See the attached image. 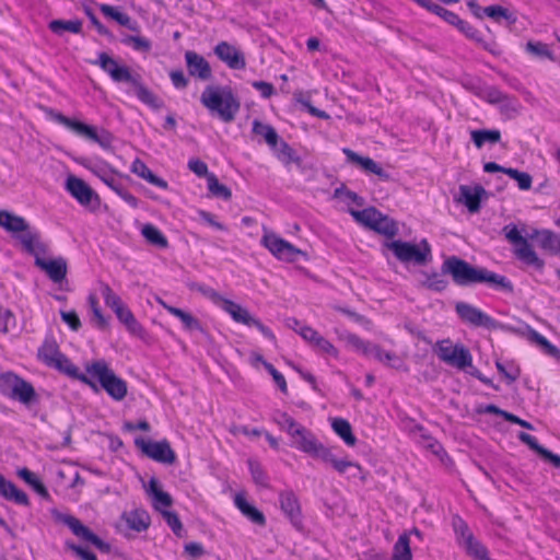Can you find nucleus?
<instances>
[{
    "label": "nucleus",
    "instance_id": "nucleus-43",
    "mask_svg": "<svg viewBox=\"0 0 560 560\" xmlns=\"http://www.w3.org/2000/svg\"><path fill=\"white\" fill-rule=\"evenodd\" d=\"M514 255L527 266L536 269H541L544 267V261L537 256L534 247H514Z\"/></svg>",
    "mask_w": 560,
    "mask_h": 560
},
{
    "label": "nucleus",
    "instance_id": "nucleus-2",
    "mask_svg": "<svg viewBox=\"0 0 560 560\" xmlns=\"http://www.w3.org/2000/svg\"><path fill=\"white\" fill-rule=\"evenodd\" d=\"M191 291L200 292L205 298L209 299L215 305L220 306L224 312L230 314L232 319L236 323L243 324L248 327H256L267 339L276 341L273 332L264 325L258 318L253 316L249 311L242 305L233 302L232 300L223 298L211 287L198 282L188 283Z\"/></svg>",
    "mask_w": 560,
    "mask_h": 560
},
{
    "label": "nucleus",
    "instance_id": "nucleus-61",
    "mask_svg": "<svg viewBox=\"0 0 560 560\" xmlns=\"http://www.w3.org/2000/svg\"><path fill=\"white\" fill-rule=\"evenodd\" d=\"M278 158L284 163H301V158L296 155L295 151L284 141H280Z\"/></svg>",
    "mask_w": 560,
    "mask_h": 560
},
{
    "label": "nucleus",
    "instance_id": "nucleus-9",
    "mask_svg": "<svg viewBox=\"0 0 560 560\" xmlns=\"http://www.w3.org/2000/svg\"><path fill=\"white\" fill-rule=\"evenodd\" d=\"M506 240L513 245H560V237L549 230H537L523 226L521 230L516 225L509 224L503 228Z\"/></svg>",
    "mask_w": 560,
    "mask_h": 560
},
{
    "label": "nucleus",
    "instance_id": "nucleus-38",
    "mask_svg": "<svg viewBox=\"0 0 560 560\" xmlns=\"http://www.w3.org/2000/svg\"><path fill=\"white\" fill-rule=\"evenodd\" d=\"M20 478H22L27 485H30L36 493L43 499L49 500L50 495L45 485L37 478V476L28 470L27 468H21L18 471Z\"/></svg>",
    "mask_w": 560,
    "mask_h": 560
},
{
    "label": "nucleus",
    "instance_id": "nucleus-8",
    "mask_svg": "<svg viewBox=\"0 0 560 560\" xmlns=\"http://www.w3.org/2000/svg\"><path fill=\"white\" fill-rule=\"evenodd\" d=\"M0 226L11 233L21 245H42L39 231L23 218L8 210H0Z\"/></svg>",
    "mask_w": 560,
    "mask_h": 560
},
{
    "label": "nucleus",
    "instance_id": "nucleus-20",
    "mask_svg": "<svg viewBox=\"0 0 560 560\" xmlns=\"http://www.w3.org/2000/svg\"><path fill=\"white\" fill-rule=\"evenodd\" d=\"M299 335L307 341L314 349L323 353L337 357L338 351L330 341L324 338L317 330L310 327H301Z\"/></svg>",
    "mask_w": 560,
    "mask_h": 560
},
{
    "label": "nucleus",
    "instance_id": "nucleus-45",
    "mask_svg": "<svg viewBox=\"0 0 560 560\" xmlns=\"http://www.w3.org/2000/svg\"><path fill=\"white\" fill-rule=\"evenodd\" d=\"M272 420L282 431L287 432L290 438L295 433V430L302 427V424L298 423L291 416L280 410L273 412Z\"/></svg>",
    "mask_w": 560,
    "mask_h": 560
},
{
    "label": "nucleus",
    "instance_id": "nucleus-15",
    "mask_svg": "<svg viewBox=\"0 0 560 560\" xmlns=\"http://www.w3.org/2000/svg\"><path fill=\"white\" fill-rule=\"evenodd\" d=\"M404 264L424 266L432 259L431 247H387Z\"/></svg>",
    "mask_w": 560,
    "mask_h": 560
},
{
    "label": "nucleus",
    "instance_id": "nucleus-60",
    "mask_svg": "<svg viewBox=\"0 0 560 560\" xmlns=\"http://www.w3.org/2000/svg\"><path fill=\"white\" fill-rule=\"evenodd\" d=\"M100 10L105 16L113 19L121 26L128 25V23H129L128 14L118 11L116 8H114L109 4H101Z\"/></svg>",
    "mask_w": 560,
    "mask_h": 560
},
{
    "label": "nucleus",
    "instance_id": "nucleus-41",
    "mask_svg": "<svg viewBox=\"0 0 560 560\" xmlns=\"http://www.w3.org/2000/svg\"><path fill=\"white\" fill-rule=\"evenodd\" d=\"M425 277L421 282V285L428 290L434 292H443L448 287V281L443 277V275L432 271V272H422Z\"/></svg>",
    "mask_w": 560,
    "mask_h": 560
},
{
    "label": "nucleus",
    "instance_id": "nucleus-50",
    "mask_svg": "<svg viewBox=\"0 0 560 560\" xmlns=\"http://www.w3.org/2000/svg\"><path fill=\"white\" fill-rule=\"evenodd\" d=\"M141 235L145 238L147 242L151 243L152 245H167L166 237L155 225L151 223L142 225Z\"/></svg>",
    "mask_w": 560,
    "mask_h": 560
},
{
    "label": "nucleus",
    "instance_id": "nucleus-57",
    "mask_svg": "<svg viewBox=\"0 0 560 560\" xmlns=\"http://www.w3.org/2000/svg\"><path fill=\"white\" fill-rule=\"evenodd\" d=\"M505 174L516 180L521 190H528L532 187L533 178L526 172H521L516 168L509 167Z\"/></svg>",
    "mask_w": 560,
    "mask_h": 560
},
{
    "label": "nucleus",
    "instance_id": "nucleus-46",
    "mask_svg": "<svg viewBox=\"0 0 560 560\" xmlns=\"http://www.w3.org/2000/svg\"><path fill=\"white\" fill-rule=\"evenodd\" d=\"M393 560H412L410 539L408 534L398 537L394 545Z\"/></svg>",
    "mask_w": 560,
    "mask_h": 560
},
{
    "label": "nucleus",
    "instance_id": "nucleus-23",
    "mask_svg": "<svg viewBox=\"0 0 560 560\" xmlns=\"http://www.w3.org/2000/svg\"><path fill=\"white\" fill-rule=\"evenodd\" d=\"M488 195L487 190L481 185L459 187V200L467 207L470 212H478L482 197Z\"/></svg>",
    "mask_w": 560,
    "mask_h": 560
},
{
    "label": "nucleus",
    "instance_id": "nucleus-5",
    "mask_svg": "<svg viewBox=\"0 0 560 560\" xmlns=\"http://www.w3.org/2000/svg\"><path fill=\"white\" fill-rule=\"evenodd\" d=\"M44 112L48 118L65 126L77 136L88 141L97 143L105 150L112 148L114 137L109 131L105 129H98L95 126L86 125L82 121L69 118L50 107H44Z\"/></svg>",
    "mask_w": 560,
    "mask_h": 560
},
{
    "label": "nucleus",
    "instance_id": "nucleus-21",
    "mask_svg": "<svg viewBox=\"0 0 560 560\" xmlns=\"http://www.w3.org/2000/svg\"><path fill=\"white\" fill-rule=\"evenodd\" d=\"M50 368H54L59 372L84 383L85 385H89L95 392L98 390L95 382L91 380L89 374L80 373L79 369L74 364H72V362L63 353L59 355V358L51 364Z\"/></svg>",
    "mask_w": 560,
    "mask_h": 560
},
{
    "label": "nucleus",
    "instance_id": "nucleus-22",
    "mask_svg": "<svg viewBox=\"0 0 560 560\" xmlns=\"http://www.w3.org/2000/svg\"><path fill=\"white\" fill-rule=\"evenodd\" d=\"M187 69L190 75L200 80H209L212 75L209 62L199 54L188 50L185 54Z\"/></svg>",
    "mask_w": 560,
    "mask_h": 560
},
{
    "label": "nucleus",
    "instance_id": "nucleus-49",
    "mask_svg": "<svg viewBox=\"0 0 560 560\" xmlns=\"http://www.w3.org/2000/svg\"><path fill=\"white\" fill-rule=\"evenodd\" d=\"M416 2L421 5L422 8H425L428 11L436 14L438 16L442 18L445 22L452 25L454 23L457 14L432 2L431 0H416Z\"/></svg>",
    "mask_w": 560,
    "mask_h": 560
},
{
    "label": "nucleus",
    "instance_id": "nucleus-19",
    "mask_svg": "<svg viewBox=\"0 0 560 560\" xmlns=\"http://www.w3.org/2000/svg\"><path fill=\"white\" fill-rule=\"evenodd\" d=\"M66 188L81 205H90L96 197L94 190L81 178L70 175L66 180Z\"/></svg>",
    "mask_w": 560,
    "mask_h": 560
},
{
    "label": "nucleus",
    "instance_id": "nucleus-13",
    "mask_svg": "<svg viewBox=\"0 0 560 560\" xmlns=\"http://www.w3.org/2000/svg\"><path fill=\"white\" fill-rule=\"evenodd\" d=\"M28 254L34 255L35 266L43 270L48 278L55 282L60 283L67 277L68 266L63 257L45 258L37 252L36 247H23Z\"/></svg>",
    "mask_w": 560,
    "mask_h": 560
},
{
    "label": "nucleus",
    "instance_id": "nucleus-4",
    "mask_svg": "<svg viewBox=\"0 0 560 560\" xmlns=\"http://www.w3.org/2000/svg\"><path fill=\"white\" fill-rule=\"evenodd\" d=\"M200 102L224 122L233 121L241 108V103L230 86L208 85L201 94Z\"/></svg>",
    "mask_w": 560,
    "mask_h": 560
},
{
    "label": "nucleus",
    "instance_id": "nucleus-62",
    "mask_svg": "<svg viewBox=\"0 0 560 560\" xmlns=\"http://www.w3.org/2000/svg\"><path fill=\"white\" fill-rule=\"evenodd\" d=\"M161 513L163 515L164 521L171 527L173 533L176 536L182 537L183 533H184V528H183V524H182L177 513L173 512V511H166V510L161 511Z\"/></svg>",
    "mask_w": 560,
    "mask_h": 560
},
{
    "label": "nucleus",
    "instance_id": "nucleus-17",
    "mask_svg": "<svg viewBox=\"0 0 560 560\" xmlns=\"http://www.w3.org/2000/svg\"><path fill=\"white\" fill-rule=\"evenodd\" d=\"M214 54L230 69L242 70L246 67L244 54L228 42H220L214 47Z\"/></svg>",
    "mask_w": 560,
    "mask_h": 560
},
{
    "label": "nucleus",
    "instance_id": "nucleus-52",
    "mask_svg": "<svg viewBox=\"0 0 560 560\" xmlns=\"http://www.w3.org/2000/svg\"><path fill=\"white\" fill-rule=\"evenodd\" d=\"M471 89L475 91L477 95H479L490 104H500L508 100V95L494 86H488L482 91H479L475 86H471Z\"/></svg>",
    "mask_w": 560,
    "mask_h": 560
},
{
    "label": "nucleus",
    "instance_id": "nucleus-30",
    "mask_svg": "<svg viewBox=\"0 0 560 560\" xmlns=\"http://www.w3.org/2000/svg\"><path fill=\"white\" fill-rule=\"evenodd\" d=\"M452 25L455 26L463 34H465V36L468 37L469 39L475 40L476 43L480 44L489 52H491L493 55L497 54V51L493 49L492 45L486 43L482 39L479 31L476 30L468 22L462 20L458 15L456 16V19H455L454 23H452Z\"/></svg>",
    "mask_w": 560,
    "mask_h": 560
},
{
    "label": "nucleus",
    "instance_id": "nucleus-55",
    "mask_svg": "<svg viewBox=\"0 0 560 560\" xmlns=\"http://www.w3.org/2000/svg\"><path fill=\"white\" fill-rule=\"evenodd\" d=\"M453 527L459 546L466 544L468 541V537H475L467 523L458 516L454 517Z\"/></svg>",
    "mask_w": 560,
    "mask_h": 560
},
{
    "label": "nucleus",
    "instance_id": "nucleus-47",
    "mask_svg": "<svg viewBox=\"0 0 560 560\" xmlns=\"http://www.w3.org/2000/svg\"><path fill=\"white\" fill-rule=\"evenodd\" d=\"M22 377L18 376L13 372H5L0 375V393L11 398L19 386Z\"/></svg>",
    "mask_w": 560,
    "mask_h": 560
},
{
    "label": "nucleus",
    "instance_id": "nucleus-39",
    "mask_svg": "<svg viewBox=\"0 0 560 560\" xmlns=\"http://www.w3.org/2000/svg\"><path fill=\"white\" fill-rule=\"evenodd\" d=\"M252 130L255 135L261 136L271 148L277 147L279 142V136L272 126L264 124L258 119H255L253 121Z\"/></svg>",
    "mask_w": 560,
    "mask_h": 560
},
{
    "label": "nucleus",
    "instance_id": "nucleus-44",
    "mask_svg": "<svg viewBox=\"0 0 560 560\" xmlns=\"http://www.w3.org/2000/svg\"><path fill=\"white\" fill-rule=\"evenodd\" d=\"M170 314L177 317L182 322L185 329L197 330L205 334V329L201 323L190 313L182 308L175 307L173 310H170Z\"/></svg>",
    "mask_w": 560,
    "mask_h": 560
},
{
    "label": "nucleus",
    "instance_id": "nucleus-63",
    "mask_svg": "<svg viewBox=\"0 0 560 560\" xmlns=\"http://www.w3.org/2000/svg\"><path fill=\"white\" fill-rule=\"evenodd\" d=\"M334 197L345 198L347 200L354 202L359 207H362L365 202L363 197L359 196L357 192L352 190L347 189L343 185L335 189Z\"/></svg>",
    "mask_w": 560,
    "mask_h": 560
},
{
    "label": "nucleus",
    "instance_id": "nucleus-1",
    "mask_svg": "<svg viewBox=\"0 0 560 560\" xmlns=\"http://www.w3.org/2000/svg\"><path fill=\"white\" fill-rule=\"evenodd\" d=\"M93 63L100 66L113 81L131 84L135 88L137 97L145 105L153 109H160L164 106V102L142 83L139 74H132L127 66H119L108 54H98V59Z\"/></svg>",
    "mask_w": 560,
    "mask_h": 560
},
{
    "label": "nucleus",
    "instance_id": "nucleus-10",
    "mask_svg": "<svg viewBox=\"0 0 560 560\" xmlns=\"http://www.w3.org/2000/svg\"><path fill=\"white\" fill-rule=\"evenodd\" d=\"M434 351L438 358L450 366L460 371L472 368V355L463 343L453 345L450 339H445L436 342Z\"/></svg>",
    "mask_w": 560,
    "mask_h": 560
},
{
    "label": "nucleus",
    "instance_id": "nucleus-16",
    "mask_svg": "<svg viewBox=\"0 0 560 560\" xmlns=\"http://www.w3.org/2000/svg\"><path fill=\"white\" fill-rule=\"evenodd\" d=\"M281 511L296 529H302V512L296 494L292 490L282 491L279 494Z\"/></svg>",
    "mask_w": 560,
    "mask_h": 560
},
{
    "label": "nucleus",
    "instance_id": "nucleus-64",
    "mask_svg": "<svg viewBox=\"0 0 560 560\" xmlns=\"http://www.w3.org/2000/svg\"><path fill=\"white\" fill-rule=\"evenodd\" d=\"M84 12L100 35L107 37L112 42L115 40L114 34L100 22L92 9L85 8Z\"/></svg>",
    "mask_w": 560,
    "mask_h": 560
},
{
    "label": "nucleus",
    "instance_id": "nucleus-54",
    "mask_svg": "<svg viewBox=\"0 0 560 560\" xmlns=\"http://www.w3.org/2000/svg\"><path fill=\"white\" fill-rule=\"evenodd\" d=\"M340 338L343 341H346V343L348 346H351L357 351H360V352H362L365 355L370 354V349H371L373 343H371L369 341H364L359 336H357L354 334H351V332H348V331H346L342 335H340Z\"/></svg>",
    "mask_w": 560,
    "mask_h": 560
},
{
    "label": "nucleus",
    "instance_id": "nucleus-33",
    "mask_svg": "<svg viewBox=\"0 0 560 560\" xmlns=\"http://www.w3.org/2000/svg\"><path fill=\"white\" fill-rule=\"evenodd\" d=\"M148 491L153 497V505L156 510L163 511L162 508H168L172 505V497L160 488L159 481L155 478H152L149 481Z\"/></svg>",
    "mask_w": 560,
    "mask_h": 560
},
{
    "label": "nucleus",
    "instance_id": "nucleus-29",
    "mask_svg": "<svg viewBox=\"0 0 560 560\" xmlns=\"http://www.w3.org/2000/svg\"><path fill=\"white\" fill-rule=\"evenodd\" d=\"M278 260L285 262H298L301 259L308 260L306 252L299 247H267Z\"/></svg>",
    "mask_w": 560,
    "mask_h": 560
},
{
    "label": "nucleus",
    "instance_id": "nucleus-28",
    "mask_svg": "<svg viewBox=\"0 0 560 560\" xmlns=\"http://www.w3.org/2000/svg\"><path fill=\"white\" fill-rule=\"evenodd\" d=\"M131 172L156 187L162 189H167L168 187L167 182L153 174V172L140 159H136L132 162Z\"/></svg>",
    "mask_w": 560,
    "mask_h": 560
},
{
    "label": "nucleus",
    "instance_id": "nucleus-27",
    "mask_svg": "<svg viewBox=\"0 0 560 560\" xmlns=\"http://www.w3.org/2000/svg\"><path fill=\"white\" fill-rule=\"evenodd\" d=\"M113 312L116 314L119 322L126 326L127 330L130 334L138 337L143 336L144 329L142 325L136 319L135 315L132 314L128 306L124 304Z\"/></svg>",
    "mask_w": 560,
    "mask_h": 560
},
{
    "label": "nucleus",
    "instance_id": "nucleus-53",
    "mask_svg": "<svg viewBox=\"0 0 560 560\" xmlns=\"http://www.w3.org/2000/svg\"><path fill=\"white\" fill-rule=\"evenodd\" d=\"M121 43L140 52H149L152 48L150 39L139 35H125Z\"/></svg>",
    "mask_w": 560,
    "mask_h": 560
},
{
    "label": "nucleus",
    "instance_id": "nucleus-59",
    "mask_svg": "<svg viewBox=\"0 0 560 560\" xmlns=\"http://www.w3.org/2000/svg\"><path fill=\"white\" fill-rule=\"evenodd\" d=\"M526 51L539 58H548L553 60V54L548 46L541 42H527Z\"/></svg>",
    "mask_w": 560,
    "mask_h": 560
},
{
    "label": "nucleus",
    "instance_id": "nucleus-3",
    "mask_svg": "<svg viewBox=\"0 0 560 560\" xmlns=\"http://www.w3.org/2000/svg\"><path fill=\"white\" fill-rule=\"evenodd\" d=\"M442 272L450 275L458 287L482 284L487 288L492 270L477 266L457 256L447 257L442 264Z\"/></svg>",
    "mask_w": 560,
    "mask_h": 560
},
{
    "label": "nucleus",
    "instance_id": "nucleus-58",
    "mask_svg": "<svg viewBox=\"0 0 560 560\" xmlns=\"http://www.w3.org/2000/svg\"><path fill=\"white\" fill-rule=\"evenodd\" d=\"M373 355L380 362L386 363L390 366H396V362H399L397 355L389 351H384L380 346L372 345L370 349V354Z\"/></svg>",
    "mask_w": 560,
    "mask_h": 560
},
{
    "label": "nucleus",
    "instance_id": "nucleus-11",
    "mask_svg": "<svg viewBox=\"0 0 560 560\" xmlns=\"http://www.w3.org/2000/svg\"><path fill=\"white\" fill-rule=\"evenodd\" d=\"M455 312L464 323L474 327H483L489 330H512V328L499 323L487 313L482 312L480 308L467 302H457L455 304Z\"/></svg>",
    "mask_w": 560,
    "mask_h": 560
},
{
    "label": "nucleus",
    "instance_id": "nucleus-40",
    "mask_svg": "<svg viewBox=\"0 0 560 560\" xmlns=\"http://www.w3.org/2000/svg\"><path fill=\"white\" fill-rule=\"evenodd\" d=\"M37 398L35 388L33 385L25 380L21 378L16 390L14 392L11 399L18 400L24 405H30L34 402Z\"/></svg>",
    "mask_w": 560,
    "mask_h": 560
},
{
    "label": "nucleus",
    "instance_id": "nucleus-24",
    "mask_svg": "<svg viewBox=\"0 0 560 560\" xmlns=\"http://www.w3.org/2000/svg\"><path fill=\"white\" fill-rule=\"evenodd\" d=\"M290 439L292 447H295L296 450L308 455L312 454L317 443L319 442L315 434L304 425H302L299 430H295V433Z\"/></svg>",
    "mask_w": 560,
    "mask_h": 560
},
{
    "label": "nucleus",
    "instance_id": "nucleus-42",
    "mask_svg": "<svg viewBox=\"0 0 560 560\" xmlns=\"http://www.w3.org/2000/svg\"><path fill=\"white\" fill-rule=\"evenodd\" d=\"M462 547L474 560H491L487 547L475 537H468V541Z\"/></svg>",
    "mask_w": 560,
    "mask_h": 560
},
{
    "label": "nucleus",
    "instance_id": "nucleus-37",
    "mask_svg": "<svg viewBox=\"0 0 560 560\" xmlns=\"http://www.w3.org/2000/svg\"><path fill=\"white\" fill-rule=\"evenodd\" d=\"M474 144L480 149L485 143H498L501 140V132L498 129H480L470 132Z\"/></svg>",
    "mask_w": 560,
    "mask_h": 560
},
{
    "label": "nucleus",
    "instance_id": "nucleus-34",
    "mask_svg": "<svg viewBox=\"0 0 560 560\" xmlns=\"http://www.w3.org/2000/svg\"><path fill=\"white\" fill-rule=\"evenodd\" d=\"M487 288L506 295H513L515 292L513 282L506 276L494 271L491 272Z\"/></svg>",
    "mask_w": 560,
    "mask_h": 560
},
{
    "label": "nucleus",
    "instance_id": "nucleus-14",
    "mask_svg": "<svg viewBox=\"0 0 560 560\" xmlns=\"http://www.w3.org/2000/svg\"><path fill=\"white\" fill-rule=\"evenodd\" d=\"M62 522L80 539L91 542L103 553L110 552V545L108 542L102 540L88 526L83 525L81 523V521L78 520L77 517H74L72 515H65L62 517Z\"/></svg>",
    "mask_w": 560,
    "mask_h": 560
},
{
    "label": "nucleus",
    "instance_id": "nucleus-48",
    "mask_svg": "<svg viewBox=\"0 0 560 560\" xmlns=\"http://www.w3.org/2000/svg\"><path fill=\"white\" fill-rule=\"evenodd\" d=\"M483 14L493 19L495 22H499L500 19H504L509 25H513L517 21L514 13L498 4L486 7Z\"/></svg>",
    "mask_w": 560,
    "mask_h": 560
},
{
    "label": "nucleus",
    "instance_id": "nucleus-56",
    "mask_svg": "<svg viewBox=\"0 0 560 560\" xmlns=\"http://www.w3.org/2000/svg\"><path fill=\"white\" fill-rule=\"evenodd\" d=\"M100 289L106 306L115 311L116 308L124 305L121 299L112 290L107 283L102 282Z\"/></svg>",
    "mask_w": 560,
    "mask_h": 560
},
{
    "label": "nucleus",
    "instance_id": "nucleus-35",
    "mask_svg": "<svg viewBox=\"0 0 560 560\" xmlns=\"http://www.w3.org/2000/svg\"><path fill=\"white\" fill-rule=\"evenodd\" d=\"M82 21L79 19L75 20H52L49 22V30L61 36L65 32H70L74 34H80L82 32Z\"/></svg>",
    "mask_w": 560,
    "mask_h": 560
},
{
    "label": "nucleus",
    "instance_id": "nucleus-7",
    "mask_svg": "<svg viewBox=\"0 0 560 560\" xmlns=\"http://www.w3.org/2000/svg\"><path fill=\"white\" fill-rule=\"evenodd\" d=\"M349 213L361 225L384 235L388 240L399 234V223L378 211L375 207L363 210L349 209Z\"/></svg>",
    "mask_w": 560,
    "mask_h": 560
},
{
    "label": "nucleus",
    "instance_id": "nucleus-12",
    "mask_svg": "<svg viewBox=\"0 0 560 560\" xmlns=\"http://www.w3.org/2000/svg\"><path fill=\"white\" fill-rule=\"evenodd\" d=\"M135 445L149 458L167 465L176 462V454L167 440L147 441L141 436L135 439Z\"/></svg>",
    "mask_w": 560,
    "mask_h": 560
},
{
    "label": "nucleus",
    "instance_id": "nucleus-26",
    "mask_svg": "<svg viewBox=\"0 0 560 560\" xmlns=\"http://www.w3.org/2000/svg\"><path fill=\"white\" fill-rule=\"evenodd\" d=\"M0 497L20 505L27 506L30 504L27 494L18 489L13 482L7 480L2 475H0Z\"/></svg>",
    "mask_w": 560,
    "mask_h": 560
},
{
    "label": "nucleus",
    "instance_id": "nucleus-51",
    "mask_svg": "<svg viewBox=\"0 0 560 560\" xmlns=\"http://www.w3.org/2000/svg\"><path fill=\"white\" fill-rule=\"evenodd\" d=\"M208 189L209 191L217 198H221L223 200H229L231 199L232 197V191L231 189L219 183L217 176L213 174V173H210V175H208Z\"/></svg>",
    "mask_w": 560,
    "mask_h": 560
},
{
    "label": "nucleus",
    "instance_id": "nucleus-25",
    "mask_svg": "<svg viewBox=\"0 0 560 560\" xmlns=\"http://www.w3.org/2000/svg\"><path fill=\"white\" fill-rule=\"evenodd\" d=\"M234 504L241 511V513L252 523L259 526L266 525V517L264 513L259 511L256 506L252 505L243 494L237 493L234 497Z\"/></svg>",
    "mask_w": 560,
    "mask_h": 560
},
{
    "label": "nucleus",
    "instance_id": "nucleus-18",
    "mask_svg": "<svg viewBox=\"0 0 560 560\" xmlns=\"http://www.w3.org/2000/svg\"><path fill=\"white\" fill-rule=\"evenodd\" d=\"M348 162L360 166L364 172L375 174L383 180H388L390 175L380 164L369 156H362L349 148L342 149Z\"/></svg>",
    "mask_w": 560,
    "mask_h": 560
},
{
    "label": "nucleus",
    "instance_id": "nucleus-6",
    "mask_svg": "<svg viewBox=\"0 0 560 560\" xmlns=\"http://www.w3.org/2000/svg\"><path fill=\"white\" fill-rule=\"evenodd\" d=\"M91 380L100 382L102 388L115 400H122L128 393L126 381L115 374L105 360H95L86 365Z\"/></svg>",
    "mask_w": 560,
    "mask_h": 560
},
{
    "label": "nucleus",
    "instance_id": "nucleus-36",
    "mask_svg": "<svg viewBox=\"0 0 560 560\" xmlns=\"http://www.w3.org/2000/svg\"><path fill=\"white\" fill-rule=\"evenodd\" d=\"M331 428L335 433L340 436L343 442L349 446H354L357 443V438L352 433L351 424L348 420L343 418H335L331 421Z\"/></svg>",
    "mask_w": 560,
    "mask_h": 560
},
{
    "label": "nucleus",
    "instance_id": "nucleus-32",
    "mask_svg": "<svg viewBox=\"0 0 560 560\" xmlns=\"http://www.w3.org/2000/svg\"><path fill=\"white\" fill-rule=\"evenodd\" d=\"M122 518L129 528L139 533L145 530L150 525V516L144 510H133L124 513Z\"/></svg>",
    "mask_w": 560,
    "mask_h": 560
},
{
    "label": "nucleus",
    "instance_id": "nucleus-31",
    "mask_svg": "<svg viewBox=\"0 0 560 560\" xmlns=\"http://www.w3.org/2000/svg\"><path fill=\"white\" fill-rule=\"evenodd\" d=\"M61 354L59 346L54 338H46L37 352L38 359L49 368Z\"/></svg>",
    "mask_w": 560,
    "mask_h": 560
}]
</instances>
